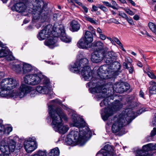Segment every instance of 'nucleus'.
<instances>
[{
  "label": "nucleus",
  "instance_id": "nucleus-47",
  "mask_svg": "<svg viewBox=\"0 0 156 156\" xmlns=\"http://www.w3.org/2000/svg\"><path fill=\"white\" fill-rule=\"evenodd\" d=\"M5 129V126L1 124H0V134L2 135L3 132Z\"/></svg>",
  "mask_w": 156,
  "mask_h": 156
},
{
  "label": "nucleus",
  "instance_id": "nucleus-25",
  "mask_svg": "<svg viewBox=\"0 0 156 156\" xmlns=\"http://www.w3.org/2000/svg\"><path fill=\"white\" fill-rule=\"evenodd\" d=\"M23 74L31 72L33 68L30 64L23 62Z\"/></svg>",
  "mask_w": 156,
  "mask_h": 156
},
{
  "label": "nucleus",
  "instance_id": "nucleus-39",
  "mask_svg": "<svg viewBox=\"0 0 156 156\" xmlns=\"http://www.w3.org/2000/svg\"><path fill=\"white\" fill-rule=\"evenodd\" d=\"M6 57V59L8 61H11L14 60L15 59L14 57L10 54L9 51V54Z\"/></svg>",
  "mask_w": 156,
  "mask_h": 156
},
{
  "label": "nucleus",
  "instance_id": "nucleus-46",
  "mask_svg": "<svg viewBox=\"0 0 156 156\" xmlns=\"http://www.w3.org/2000/svg\"><path fill=\"white\" fill-rule=\"evenodd\" d=\"M88 29L89 30L91 31V33L94 34V35H96L95 31L94 29L91 26H89L88 27Z\"/></svg>",
  "mask_w": 156,
  "mask_h": 156
},
{
  "label": "nucleus",
  "instance_id": "nucleus-19",
  "mask_svg": "<svg viewBox=\"0 0 156 156\" xmlns=\"http://www.w3.org/2000/svg\"><path fill=\"white\" fill-rule=\"evenodd\" d=\"M12 9L19 13H22L26 11L27 6L23 3H17L12 7Z\"/></svg>",
  "mask_w": 156,
  "mask_h": 156
},
{
  "label": "nucleus",
  "instance_id": "nucleus-59",
  "mask_svg": "<svg viewBox=\"0 0 156 156\" xmlns=\"http://www.w3.org/2000/svg\"><path fill=\"white\" fill-rule=\"evenodd\" d=\"M122 104L120 102H119L118 101V108H120L122 107Z\"/></svg>",
  "mask_w": 156,
  "mask_h": 156
},
{
  "label": "nucleus",
  "instance_id": "nucleus-32",
  "mask_svg": "<svg viewBox=\"0 0 156 156\" xmlns=\"http://www.w3.org/2000/svg\"><path fill=\"white\" fill-rule=\"evenodd\" d=\"M9 54V50L4 47L0 48V58L7 56Z\"/></svg>",
  "mask_w": 156,
  "mask_h": 156
},
{
  "label": "nucleus",
  "instance_id": "nucleus-18",
  "mask_svg": "<svg viewBox=\"0 0 156 156\" xmlns=\"http://www.w3.org/2000/svg\"><path fill=\"white\" fill-rule=\"evenodd\" d=\"M117 108L116 106H113L105 108L104 112L101 113L102 119L104 121L107 120L108 117L113 115L116 112Z\"/></svg>",
  "mask_w": 156,
  "mask_h": 156
},
{
  "label": "nucleus",
  "instance_id": "nucleus-23",
  "mask_svg": "<svg viewBox=\"0 0 156 156\" xmlns=\"http://www.w3.org/2000/svg\"><path fill=\"white\" fill-rule=\"evenodd\" d=\"M56 39L57 37L55 36L54 37H50L49 39L45 41L44 44L49 48H53L54 47L56 46V43L57 41Z\"/></svg>",
  "mask_w": 156,
  "mask_h": 156
},
{
  "label": "nucleus",
  "instance_id": "nucleus-58",
  "mask_svg": "<svg viewBox=\"0 0 156 156\" xmlns=\"http://www.w3.org/2000/svg\"><path fill=\"white\" fill-rule=\"evenodd\" d=\"M137 65L140 67H142L143 66L142 63L139 61H137Z\"/></svg>",
  "mask_w": 156,
  "mask_h": 156
},
{
  "label": "nucleus",
  "instance_id": "nucleus-1",
  "mask_svg": "<svg viewBox=\"0 0 156 156\" xmlns=\"http://www.w3.org/2000/svg\"><path fill=\"white\" fill-rule=\"evenodd\" d=\"M114 53L108 52L106 54L100 51L93 53L91 60L94 63H98L104 59L108 65L100 66L98 70V74L101 79H106L115 77L117 74V67L116 58L113 56Z\"/></svg>",
  "mask_w": 156,
  "mask_h": 156
},
{
  "label": "nucleus",
  "instance_id": "nucleus-31",
  "mask_svg": "<svg viewBox=\"0 0 156 156\" xmlns=\"http://www.w3.org/2000/svg\"><path fill=\"white\" fill-rule=\"evenodd\" d=\"M60 151L58 147L52 149L48 154V156H59Z\"/></svg>",
  "mask_w": 156,
  "mask_h": 156
},
{
  "label": "nucleus",
  "instance_id": "nucleus-9",
  "mask_svg": "<svg viewBox=\"0 0 156 156\" xmlns=\"http://www.w3.org/2000/svg\"><path fill=\"white\" fill-rule=\"evenodd\" d=\"M51 126L56 132L62 134L67 132L69 129L68 126L63 125L62 120L58 114H51Z\"/></svg>",
  "mask_w": 156,
  "mask_h": 156
},
{
  "label": "nucleus",
  "instance_id": "nucleus-56",
  "mask_svg": "<svg viewBox=\"0 0 156 156\" xmlns=\"http://www.w3.org/2000/svg\"><path fill=\"white\" fill-rule=\"evenodd\" d=\"M97 32L99 34V35L102 34V30L99 27H98L97 29Z\"/></svg>",
  "mask_w": 156,
  "mask_h": 156
},
{
  "label": "nucleus",
  "instance_id": "nucleus-10",
  "mask_svg": "<svg viewBox=\"0 0 156 156\" xmlns=\"http://www.w3.org/2000/svg\"><path fill=\"white\" fill-rule=\"evenodd\" d=\"M88 60L86 58H83L80 61H76V62L71 65L69 67L70 70L73 73H77L82 69H86L88 66Z\"/></svg>",
  "mask_w": 156,
  "mask_h": 156
},
{
  "label": "nucleus",
  "instance_id": "nucleus-40",
  "mask_svg": "<svg viewBox=\"0 0 156 156\" xmlns=\"http://www.w3.org/2000/svg\"><path fill=\"white\" fill-rule=\"evenodd\" d=\"M125 62H124L128 64V63L132 64V60L131 58L129 57H126L125 59Z\"/></svg>",
  "mask_w": 156,
  "mask_h": 156
},
{
  "label": "nucleus",
  "instance_id": "nucleus-54",
  "mask_svg": "<svg viewBox=\"0 0 156 156\" xmlns=\"http://www.w3.org/2000/svg\"><path fill=\"white\" fill-rule=\"evenodd\" d=\"M128 22L131 25H134V23L132 20L131 19H129L128 17V19H126Z\"/></svg>",
  "mask_w": 156,
  "mask_h": 156
},
{
  "label": "nucleus",
  "instance_id": "nucleus-3",
  "mask_svg": "<svg viewBox=\"0 0 156 156\" xmlns=\"http://www.w3.org/2000/svg\"><path fill=\"white\" fill-rule=\"evenodd\" d=\"M18 83L16 80L13 78H5L3 79L0 83V97L6 98H16L19 97L22 98L20 95V87L19 92L12 90L15 88Z\"/></svg>",
  "mask_w": 156,
  "mask_h": 156
},
{
  "label": "nucleus",
  "instance_id": "nucleus-64",
  "mask_svg": "<svg viewBox=\"0 0 156 156\" xmlns=\"http://www.w3.org/2000/svg\"><path fill=\"white\" fill-rule=\"evenodd\" d=\"M128 1L133 5L134 6L136 4L132 0H128Z\"/></svg>",
  "mask_w": 156,
  "mask_h": 156
},
{
  "label": "nucleus",
  "instance_id": "nucleus-11",
  "mask_svg": "<svg viewBox=\"0 0 156 156\" xmlns=\"http://www.w3.org/2000/svg\"><path fill=\"white\" fill-rule=\"evenodd\" d=\"M53 31L55 33L54 34L55 36L59 37L63 41L69 43L71 41V39L66 35L62 25H58L57 27L56 25H54L53 28Z\"/></svg>",
  "mask_w": 156,
  "mask_h": 156
},
{
  "label": "nucleus",
  "instance_id": "nucleus-8",
  "mask_svg": "<svg viewBox=\"0 0 156 156\" xmlns=\"http://www.w3.org/2000/svg\"><path fill=\"white\" fill-rule=\"evenodd\" d=\"M16 142L10 136L1 142L0 150L2 152H6L7 154L10 155V151L13 152L15 150L18 151L22 147L20 144H18L16 146Z\"/></svg>",
  "mask_w": 156,
  "mask_h": 156
},
{
  "label": "nucleus",
  "instance_id": "nucleus-13",
  "mask_svg": "<svg viewBox=\"0 0 156 156\" xmlns=\"http://www.w3.org/2000/svg\"><path fill=\"white\" fill-rule=\"evenodd\" d=\"M93 93H96L97 94V98H100L102 97L105 98L103 101V103L105 105H107L108 104V100L107 98V97L106 94L107 89L106 88L101 87L100 86H98L93 87L92 89Z\"/></svg>",
  "mask_w": 156,
  "mask_h": 156
},
{
  "label": "nucleus",
  "instance_id": "nucleus-45",
  "mask_svg": "<svg viewBox=\"0 0 156 156\" xmlns=\"http://www.w3.org/2000/svg\"><path fill=\"white\" fill-rule=\"evenodd\" d=\"M124 9L127 14H129L130 15L132 16L134 14V13H133L131 10L129 9L125 8Z\"/></svg>",
  "mask_w": 156,
  "mask_h": 156
},
{
  "label": "nucleus",
  "instance_id": "nucleus-38",
  "mask_svg": "<svg viewBox=\"0 0 156 156\" xmlns=\"http://www.w3.org/2000/svg\"><path fill=\"white\" fill-rule=\"evenodd\" d=\"M149 92L151 94H156V85L153 86L151 87H149Z\"/></svg>",
  "mask_w": 156,
  "mask_h": 156
},
{
  "label": "nucleus",
  "instance_id": "nucleus-6",
  "mask_svg": "<svg viewBox=\"0 0 156 156\" xmlns=\"http://www.w3.org/2000/svg\"><path fill=\"white\" fill-rule=\"evenodd\" d=\"M20 90L21 92L20 95L21 98L24 97L28 94L31 97H34L37 95V92L43 94H48V95L51 94H52L51 88L44 85L38 86L35 89L25 83H22L20 86Z\"/></svg>",
  "mask_w": 156,
  "mask_h": 156
},
{
  "label": "nucleus",
  "instance_id": "nucleus-63",
  "mask_svg": "<svg viewBox=\"0 0 156 156\" xmlns=\"http://www.w3.org/2000/svg\"><path fill=\"white\" fill-rule=\"evenodd\" d=\"M133 18L134 20H139V17L138 15H136L133 16Z\"/></svg>",
  "mask_w": 156,
  "mask_h": 156
},
{
  "label": "nucleus",
  "instance_id": "nucleus-42",
  "mask_svg": "<svg viewBox=\"0 0 156 156\" xmlns=\"http://www.w3.org/2000/svg\"><path fill=\"white\" fill-rule=\"evenodd\" d=\"M103 2L105 5L106 6H107L111 7L114 9H116V7H115V6H112V5H111L110 4V3L104 1V2Z\"/></svg>",
  "mask_w": 156,
  "mask_h": 156
},
{
  "label": "nucleus",
  "instance_id": "nucleus-61",
  "mask_svg": "<svg viewBox=\"0 0 156 156\" xmlns=\"http://www.w3.org/2000/svg\"><path fill=\"white\" fill-rule=\"evenodd\" d=\"M53 103H58V104H60L61 103V102L60 101H59L58 99H56L55 100H53L52 101Z\"/></svg>",
  "mask_w": 156,
  "mask_h": 156
},
{
  "label": "nucleus",
  "instance_id": "nucleus-35",
  "mask_svg": "<svg viewBox=\"0 0 156 156\" xmlns=\"http://www.w3.org/2000/svg\"><path fill=\"white\" fill-rule=\"evenodd\" d=\"M12 130V128L11 126H5V129L3 132V134L6 135H8Z\"/></svg>",
  "mask_w": 156,
  "mask_h": 156
},
{
  "label": "nucleus",
  "instance_id": "nucleus-28",
  "mask_svg": "<svg viewBox=\"0 0 156 156\" xmlns=\"http://www.w3.org/2000/svg\"><path fill=\"white\" fill-rule=\"evenodd\" d=\"M142 149L145 151L156 150V144H149L143 146Z\"/></svg>",
  "mask_w": 156,
  "mask_h": 156
},
{
  "label": "nucleus",
  "instance_id": "nucleus-57",
  "mask_svg": "<svg viewBox=\"0 0 156 156\" xmlns=\"http://www.w3.org/2000/svg\"><path fill=\"white\" fill-rule=\"evenodd\" d=\"M98 10V7L95 6V5H93L92 6V9L91 10V11H96Z\"/></svg>",
  "mask_w": 156,
  "mask_h": 156
},
{
  "label": "nucleus",
  "instance_id": "nucleus-34",
  "mask_svg": "<svg viewBox=\"0 0 156 156\" xmlns=\"http://www.w3.org/2000/svg\"><path fill=\"white\" fill-rule=\"evenodd\" d=\"M118 76L119 75L120 76H119L120 77H122V78H124V76L123 75V74L122 73V72L123 70V69H122L121 68V66L120 63L118 62Z\"/></svg>",
  "mask_w": 156,
  "mask_h": 156
},
{
  "label": "nucleus",
  "instance_id": "nucleus-60",
  "mask_svg": "<svg viewBox=\"0 0 156 156\" xmlns=\"http://www.w3.org/2000/svg\"><path fill=\"white\" fill-rule=\"evenodd\" d=\"M2 152V154H0V156H10L9 154H7L6 152Z\"/></svg>",
  "mask_w": 156,
  "mask_h": 156
},
{
  "label": "nucleus",
  "instance_id": "nucleus-53",
  "mask_svg": "<svg viewBox=\"0 0 156 156\" xmlns=\"http://www.w3.org/2000/svg\"><path fill=\"white\" fill-rule=\"evenodd\" d=\"M117 41V39L116 38H113V39H112V41H111V42L113 44L116 45V44L117 43L116 42Z\"/></svg>",
  "mask_w": 156,
  "mask_h": 156
},
{
  "label": "nucleus",
  "instance_id": "nucleus-12",
  "mask_svg": "<svg viewBox=\"0 0 156 156\" xmlns=\"http://www.w3.org/2000/svg\"><path fill=\"white\" fill-rule=\"evenodd\" d=\"M24 146L27 152L30 153L33 152L37 148L35 137H30L26 139L24 142Z\"/></svg>",
  "mask_w": 156,
  "mask_h": 156
},
{
  "label": "nucleus",
  "instance_id": "nucleus-36",
  "mask_svg": "<svg viewBox=\"0 0 156 156\" xmlns=\"http://www.w3.org/2000/svg\"><path fill=\"white\" fill-rule=\"evenodd\" d=\"M148 25L151 30L153 32L156 34V25L150 22L149 23Z\"/></svg>",
  "mask_w": 156,
  "mask_h": 156
},
{
  "label": "nucleus",
  "instance_id": "nucleus-52",
  "mask_svg": "<svg viewBox=\"0 0 156 156\" xmlns=\"http://www.w3.org/2000/svg\"><path fill=\"white\" fill-rule=\"evenodd\" d=\"M152 123L154 126H156V114L155 115Z\"/></svg>",
  "mask_w": 156,
  "mask_h": 156
},
{
  "label": "nucleus",
  "instance_id": "nucleus-4",
  "mask_svg": "<svg viewBox=\"0 0 156 156\" xmlns=\"http://www.w3.org/2000/svg\"><path fill=\"white\" fill-rule=\"evenodd\" d=\"M31 13L32 21L36 22L38 21L44 22L49 19L52 12L48 8L47 5H44L41 1H36L33 4Z\"/></svg>",
  "mask_w": 156,
  "mask_h": 156
},
{
  "label": "nucleus",
  "instance_id": "nucleus-7",
  "mask_svg": "<svg viewBox=\"0 0 156 156\" xmlns=\"http://www.w3.org/2000/svg\"><path fill=\"white\" fill-rule=\"evenodd\" d=\"M42 81L43 85L51 88L49 80L41 73L26 75L23 77V82L26 84L35 86L38 84Z\"/></svg>",
  "mask_w": 156,
  "mask_h": 156
},
{
  "label": "nucleus",
  "instance_id": "nucleus-30",
  "mask_svg": "<svg viewBox=\"0 0 156 156\" xmlns=\"http://www.w3.org/2000/svg\"><path fill=\"white\" fill-rule=\"evenodd\" d=\"M93 34L89 31L87 30L86 31L84 37H83L90 42H91L93 41Z\"/></svg>",
  "mask_w": 156,
  "mask_h": 156
},
{
  "label": "nucleus",
  "instance_id": "nucleus-51",
  "mask_svg": "<svg viewBox=\"0 0 156 156\" xmlns=\"http://www.w3.org/2000/svg\"><path fill=\"white\" fill-rule=\"evenodd\" d=\"M99 37L102 40H105L106 38V36L105 35L102 34L99 35Z\"/></svg>",
  "mask_w": 156,
  "mask_h": 156
},
{
  "label": "nucleus",
  "instance_id": "nucleus-16",
  "mask_svg": "<svg viewBox=\"0 0 156 156\" xmlns=\"http://www.w3.org/2000/svg\"><path fill=\"white\" fill-rule=\"evenodd\" d=\"M48 110L50 117L51 114H58L62 119V118L64 121L66 122L68 121V118L67 117L63 112L60 108H58L56 109V110H54L53 108V105H50L48 106Z\"/></svg>",
  "mask_w": 156,
  "mask_h": 156
},
{
  "label": "nucleus",
  "instance_id": "nucleus-37",
  "mask_svg": "<svg viewBox=\"0 0 156 156\" xmlns=\"http://www.w3.org/2000/svg\"><path fill=\"white\" fill-rule=\"evenodd\" d=\"M84 19L85 20L89 21L91 23L93 24L97 23L96 20H94L93 19L91 18L88 16H85Z\"/></svg>",
  "mask_w": 156,
  "mask_h": 156
},
{
  "label": "nucleus",
  "instance_id": "nucleus-20",
  "mask_svg": "<svg viewBox=\"0 0 156 156\" xmlns=\"http://www.w3.org/2000/svg\"><path fill=\"white\" fill-rule=\"evenodd\" d=\"M91 45V42L83 37H82L77 43V46L79 48L83 49H86L90 48Z\"/></svg>",
  "mask_w": 156,
  "mask_h": 156
},
{
  "label": "nucleus",
  "instance_id": "nucleus-27",
  "mask_svg": "<svg viewBox=\"0 0 156 156\" xmlns=\"http://www.w3.org/2000/svg\"><path fill=\"white\" fill-rule=\"evenodd\" d=\"M70 25L73 31H77L79 30L80 27V24L77 21L75 20H73L71 21L70 22Z\"/></svg>",
  "mask_w": 156,
  "mask_h": 156
},
{
  "label": "nucleus",
  "instance_id": "nucleus-44",
  "mask_svg": "<svg viewBox=\"0 0 156 156\" xmlns=\"http://www.w3.org/2000/svg\"><path fill=\"white\" fill-rule=\"evenodd\" d=\"M61 14L60 13L54 14H53V19L54 20H56L60 18Z\"/></svg>",
  "mask_w": 156,
  "mask_h": 156
},
{
  "label": "nucleus",
  "instance_id": "nucleus-17",
  "mask_svg": "<svg viewBox=\"0 0 156 156\" xmlns=\"http://www.w3.org/2000/svg\"><path fill=\"white\" fill-rule=\"evenodd\" d=\"M86 69H82L79 72L81 74L82 78H83L85 80L89 81L93 78V73L90 68L86 67Z\"/></svg>",
  "mask_w": 156,
  "mask_h": 156
},
{
  "label": "nucleus",
  "instance_id": "nucleus-22",
  "mask_svg": "<svg viewBox=\"0 0 156 156\" xmlns=\"http://www.w3.org/2000/svg\"><path fill=\"white\" fill-rule=\"evenodd\" d=\"M23 62H18L10 65L12 69L17 74H20L23 72Z\"/></svg>",
  "mask_w": 156,
  "mask_h": 156
},
{
  "label": "nucleus",
  "instance_id": "nucleus-33",
  "mask_svg": "<svg viewBox=\"0 0 156 156\" xmlns=\"http://www.w3.org/2000/svg\"><path fill=\"white\" fill-rule=\"evenodd\" d=\"M47 152L45 150H39L31 156H47Z\"/></svg>",
  "mask_w": 156,
  "mask_h": 156
},
{
  "label": "nucleus",
  "instance_id": "nucleus-24",
  "mask_svg": "<svg viewBox=\"0 0 156 156\" xmlns=\"http://www.w3.org/2000/svg\"><path fill=\"white\" fill-rule=\"evenodd\" d=\"M112 126L111 130L112 132L114 134L117 135V118L116 116L112 119Z\"/></svg>",
  "mask_w": 156,
  "mask_h": 156
},
{
  "label": "nucleus",
  "instance_id": "nucleus-49",
  "mask_svg": "<svg viewBox=\"0 0 156 156\" xmlns=\"http://www.w3.org/2000/svg\"><path fill=\"white\" fill-rule=\"evenodd\" d=\"M119 15L124 18L128 19V17L127 15L124 13H119Z\"/></svg>",
  "mask_w": 156,
  "mask_h": 156
},
{
  "label": "nucleus",
  "instance_id": "nucleus-14",
  "mask_svg": "<svg viewBox=\"0 0 156 156\" xmlns=\"http://www.w3.org/2000/svg\"><path fill=\"white\" fill-rule=\"evenodd\" d=\"M96 156H116L113 147L108 144L105 145L97 154Z\"/></svg>",
  "mask_w": 156,
  "mask_h": 156
},
{
  "label": "nucleus",
  "instance_id": "nucleus-15",
  "mask_svg": "<svg viewBox=\"0 0 156 156\" xmlns=\"http://www.w3.org/2000/svg\"><path fill=\"white\" fill-rule=\"evenodd\" d=\"M51 32L52 34L54 33L51 26V25H47L39 33L37 37L40 41L44 40L50 36Z\"/></svg>",
  "mask_w": 156,
  "mask_h": 156
},
{
  "label": "nucleus",
  "instance_id": "nucleus-41",
  "mask_svg": "<svg viewBox=\"0 0 156 156\" xmlns=\"http://www.w3.org/2000/svg\"><path fill=\"white\" fill-rule=\"evenodd\" d=\"M118 45H119V48L122 49L124 51H126L125 49L124 48L121 42L118 39Z\"/></svg>",
  "mask_w": 156,
  "mask_h": 156
},
{
  "label": "nucleus",
  "instance_id": "nucleus-26",
  "mask_svg": "<svg viewBox=\"0 0 156 156\" xmlns=\"http://www.w3.org/2000/svg\"><path fill=\"white\" fill-rule=\"evenodd\" d=\"M147 151L140 149L137 150L135 152L136 156H153L152 154L149 153Z\"/></svg>",
  "mask_w": 156,
  "mask_h": 156
},
{
  "label": "nucleus",
  "instance_id": "nucleus-55",
  "mask_svg": "<svg viewBox=\"0 0 156 156\" xmlns=\"http://www.w3.org/2000/svg\"><path fill=\"white\" fill-rule=\"evenodd\" d=\"M109 23H117V20L114 18L111 19L109 20Z\"/></svg>",
  "mask_w": 156,
  "mask_h": 156
},
{
  "label": "nucleus",
  "instance_id": "nucleus-2",
  "mask_svg": "<svg viewBox=\"0 0 156 156\" xmlns=\"http://www.w3.org/2000/svg\"><path fill=\"white\" fill-rule=\"evenodd\" d=\"M71 119L73 122L71 125L78 127L80 133L76 131H71L65 139V143L66 144L71 145L77 143L83 146L91 136V132L88 127H85V121L79 116L73 114Z\"/></svg>",
  "mask_w": 156,
  "mask_h": 156
},
{
  "label": "nucleus",
  "instance_id": "nucleus-5",
  "mask_svg": "<svg viewBox=\"0 0 156 156\" xmlns=\"http://www.w3.org/2000/svg\"><path fill=\"white\" fill-rule=\"evenodd\" d=\"M142 110H140L137 113H135L132 109L128 108L119 115L118 117V135L121 136L125 133L123 126L129 124L137 116V114H141Z\"/></svg>",
  "mask_w": 156,
  "mask_h": 156
},
{
  "label": "nucleus",
  "instance_id": "nucleus-50",
  "mask_svg": "<svg viewBox=\"0 0 156 156\" xmlns=\"http://www.w3.org/2000/svg\"><path fill=\"white\" fill-rule=\"evenodd\" d=\"M99 8L105 12H107L108 9L105 7L103 5H100L99 7Z\"/></svg>",
  "mask_w": 156,
  "mask_h": 156
},
{
  "label": "nucleus",
  "instance_id": "nucleus-48",
  "mask_svg": "<svg viewBox=\"0 0 156 156\" xmlns=\"http://www.w3.org/2000/svg\"><path fill=\"white\" fill-rule=\"evenodd\" d=\"M151 135L152 136L156 135V127L153 128V130L151 132Z\"/></svg>",
  "mask_w": 156,
  "mask_h": 156
},
{
  "label": "nucleus",
  "instance_id": "nucleus-21",
  "mask_svg": "<svg viewBox=\"0 0 156 156\" xmlns=\"http://www.w3.org/2000/svg\"><path fill=\"white\" fill-rule=\"evenodd\" d=\"M118 93H122L128 90L130 88L129 85L126 83L121 82L118 83Z\"/></svg>",
  "mask_w": 156,
  "mask_h": 156
},
{
  "label": "nucleus",
  "instance_id": "nucleus-62",
  "mask_svg": "<svg viewBox=\"0 0 156 156\" xmlns=\"http://www.w3.org/2000/svg\"><path fill=\"white\" fill-rule=\"evenodd\" d=\"M89 86V87L91 88H92L93 87H94V85L95 84V83H94V85H93L94 83L92 82H90L88 84Z\"/></svg>",
  "mask_w": 156,
  "mask_h": 156
},
{
  "label": "nucleus",
  "instance_id": "nucleus-43",
  "mask_svg": "<svg viewBox=\"0 0 156 156\" xmlns=\"http://www.w3.org/2000/svg\"><path fill=\"white\" fill-rule=\"evenodd\" d=\"M96 45L100 49L102 48L103 47V43L100 41H98L96 43Z\"/></svg>",
  "mask_w": 156,
  "mask_h": 156
},
{
  "label": "nucleus",
  "instance_id": "nucleus-29",
  "mask_svg": "<svg viewBox=\"0 0 156 156\" xmlns=\"http://www.w3.org/2000/svg\"><path fill=\"white\" fill-rule=\"evenodd\" d=\"M122 65L123 68L127 69L129 73L132 74L134 71V67L132 64H130L128 66L126 63L123 62Z\"/></svg>",
  "mask_w": 156,
  "mask_h": 156
}]
</instances>
